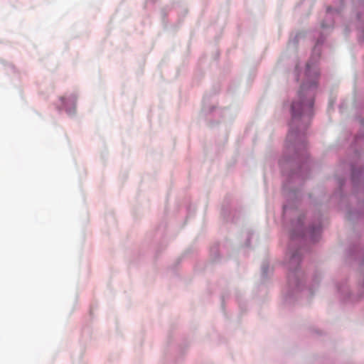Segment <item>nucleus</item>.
<instances>
[{"label":"nucleus","instance_id":"f257e3e1","mask_svg":"<svg viewBox=\"0 0 364 364\" xmlns=\"http://www.w3.org/2000/svg\"><path fill=\"white\" fill-rule=\"evenodd\" d=\"M304 87H302L299 92L301 102H293L291 105L292 119L294 121L296 117H300L304 112H310L314 105V100L311 97L304 98L303 91Z\"/></svg>","mask_w":364,"mask_h":364},{"label":"nucleus","instance_id":"f03ea898","mask_svg":"<svg viewBox=\"0 0 364 364\" xmlns=\"http://www.w3.org/2000/svg\"><path fill=\"white\" fill-rule=\"evenodd\" d=\"M64 100H65V98H64V97H61V100H62L63 102L64 101Z\"/></svg>","mask_w":364,"mask_h":364}]
</instances>
